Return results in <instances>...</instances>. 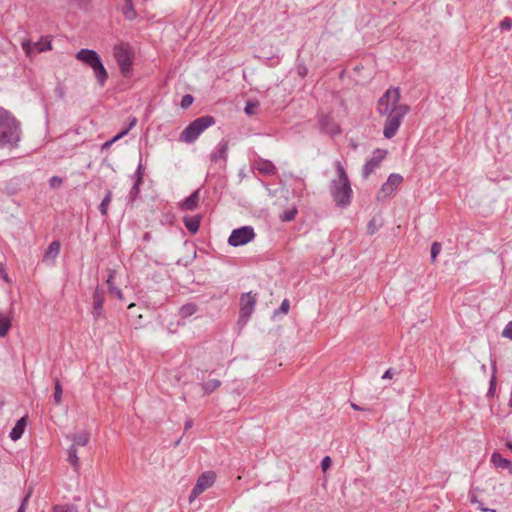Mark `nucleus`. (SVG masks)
Segmentation results:
<instances>
[{
    "label": "nucleus",
    "instance_id": "obj_10",
    "mask_svg": "<svg viewBox=\"0 0 512 512\" xmlns=\"http://www.w3.org/2000/svg\"><path fill=\"white\" fill-rule=\"evenodd\" d=\"M229 140L221 139L210 154V161L220 168L225 167L228 158Z\"/></svg>",
    "mask_w": 512,
    "mask_h": 512
},
{
    "label": "nucleus",
    "instance_id": "obj_42",
    "mask_svg": "<svg viewBox=\"0 0 512 512\" xmlns=\"http://www.w3.org/2000/svg\"><path fill=\"white\" fill-rule=\"evenodd\" d=\"M63 184V179L59 176H52L49 179V186L51 189H57Z\"/></svg>",
    "mask_w": 512,
    "mask_h": 512
},
{
    "label": "nucleus",
    "instance_id": "obj_26",
    "mask_svg": "<svg viewBox=\"0 0 512 512\" xmlns=\"http://www.w3.org/2000/svg\"><path fill=\"white\" fill-rule=\"evenodd\" d=\"M221 386V381L218 379H211L207 382H202L201 387L205 394H211Z\"/></svg>",
    "mask_w": 512,
    "mask_h": 512
},
{
    "label": "nucleus",
    "instance_id": "obj_53",
    "mask_svg": "<svg viewBox=\"0 0 512 512\" xmlns=\"http://www.w3.org/2000/svg\"><path fill=\"white\" fill-rule=\"evenodd\" d=\"M193 425V421L191 419L186 420L185 422V430H188Z\"/></svg>",
    "mask_w": 512,
    "mask_h": 512
},
{
    "label": "nucleus",
    "instance_id": "obj_56",
    "mask_svg": "<svg viewBox=\"0 0 512 512\" xmlns=\"http://www.w3.org/2000/svg\"><path fill=\"white\" fill-rule=\"evenodd\" d=\"M506 447L512 451V442H507Z\"/></svg>",
    "mask_w": 512,
    "mask_h": 512
},
{
    "label": "nucleus",
    "instance_id": "obj_19",
    "mask_svg": "<svg viewBox=\"0 0 512 512\" xmlns=\"http://www.w3.org/2000/svg\"><path fill=\"white\" fill-rule=\"evenodd\" d=\"M403 181V177L400 174L392 173L389 175L387 181L383 184L382 190L385 192H392L396 189Z\"/></svg>",
    "mask_w": 512,
    "mask_h": 512
},
{
    "label": "nucleus",
    "instance_id": "obj_23",
    "mask_svg": "<svg viewBox=\"0 0 512 512\" xmlns=\"http://www.w3.org/2000/svg\"><path fill=\"white\" fill-rule=\"evenodd\" d=\"M11 325L10 315L0 311V337H4L8 334Z\"/></svg>",
    "mask_w": 512,
    "mask_h": 512
},
{
    "label": "nucleus",
    "instance_id": "obj_47",
    "mask_svg": "<svg viewBox=\"0 0 512 512\" xmlns=\"http://www.w3.org/2000/svg\"><path fill=\"white\" fill-rule=\"evenodd\" d=\"M297 73L301 78H304L307 76L308 69L304 64H298L296 67Z\"/></svg>",
    "mask_w": 512,
    "mask_h": 512
},
{
    "label": "nucleus",
    "instance_id": "obj_30",
    "mask_svg": "<svg viewBox=\"0 0 512 512\" xmlns=\"http://www.w3.org/2000/svg\"><path fill=\"white\" fill-rule=\"evenodd\" d=\"M52 512H79L78 507L74 504H56L52 507Z\"/></svg>",
    "mask_w": 512,
    "mask_h": 512
},
{
    "label": "nucleus",
    "instance_id": "obj_2",
    "mask_svg": "<svg viewBox=\"0 0 512 512\" xmlns=\"http://www.w3.org/2000/svg\"><path fill=\"white\" fill-rule=\"evenodd\" d=\"M21 133L20 122L9 111L0 107V148L18 147Z\"/></svg>",
    "mask_w": 512,
    "mask_h": 512
},
{
    "label": "nucleus",
    "instance_id": "obj_8",
    "mask_svg": "<svg viewBox=\"0 0 512 512\" xmlns=\"http://www.w3.org/2000/svg\"><path fill=\"white\" fill-rule=\"evenodd\" d=\"M257 302L256 294L252 292L243 293L240 297L239 323L246 324L255 310Z\"/></svg>",
    "mask_w": 512,
    "mask_h": 512
},
{
    "label": "nucleus",
    "instance_id": "obj_52",
    "mask_svg": "<svg viewBox=\"0 0 512 512\" xmlns=\"http://www.w3.org/2000/svg\"><path fill=\"white\" fill-rule=\"evenodd\" d=\"M478 509H480L483 512H486V511L495 512V510H493V509H488V508L484 507L483 503H479Z\"/></svg>",
    "mask_w": 512,
    "mask_h": 512
},
{
    "label": "nucleus",
    "instance_id": "obj_13",
    "mask_svg": "<svg viewBox=\"0 0 512 512\" xmlns=\"http://www.w3.org/2000/svg\"><path fill=\"white\" fill-rule=\"evenodd\" d=\"M318 127L321 133L330 136H336L341 133L339 124L328 114L321 113L318 115Z\"/></svg>",
    "mask_w": 512,
    "mask_h": 512
},
{
    "label": "nucleus",
    "instance_id": "obj_34",
    "mask_svg": "<svg viewBox=\"0 0 512 512\" xmlns=\"http://www.w3.org/2000/svg\"><path fill=\"white\" fill-rule=\"evenodd\" d=\"M143 176H144V167L142 162L140 161L138 163L137 169L135 173L133 174L132 178L135 182L143 183Z\"/></svg>",
    "mask_w": 512,
    "mask_h": 512
},
{
    "label": "nucleus",
    "instance_id": "obj_36",
    "mask_svg": "<svg viewBox=\"0 0 512 512\" xmlns=\"http://www.w3.org/2000/svg\"><path fill=\"white\" fill-rule=\"evenodd\" d=\"M380 226H381V223L374 217L369 221V223L367 225V231L369 234L372 235L378 231Z\"/></svg>",
    "mask_w": 512,
    "mask_h": 512
},
{
    "label": "nucleus",
    "instance_id": "obj_4",
    "mask_svg": "<svg viewBox=\"0 0 512 512\" xmlns=\"http://www.w3.org/2000/svg\"><path fill=\"white\" fill-rule=\"evenodd\" d=\"M75 57L93 70L98 85L103 87L108 79V73L100 55L95 50L83 48L76 53Z\"/></svg>",
    "mask_w": 512,
    "mask_h": 512
},
{
    "label": "nucleus",
    "instance_id": "obj_22",
    "mask_svg": "<svg viewBox=\"0 0 512 512\" xmlns=\"http://www.w3.org/2000/svg\"><path fill=\"white\" fill-rule=\"evenodd\" d=\"M121 11L126 20L133 21L137 17V12L132 0H124Z\"/></svg>",
    "mask_w": 512,
    "mask_h": 512
},
{
    "label": "nucleus",
    "instance_id": "obj_45",
    "mask_svg": "<svg viewBox=\"0 0 512 512\" xmlns=\"http://www.w3.org/2000/svg\"><path fill=\"white\" fill-rule=\"evenodd\" d=\"M502 336L512 340V320L506 324L502 331Z\"/></svg>",
    "mask_w": 512,
    "mask_h": 512
},
{
    "label": "nucleus",
    "instance_id": "obj_28",
    "mask_svg": "<svg viewBox=\"0 0 512 512\" xmlns=\"http://www.w3.org/2000/svg\"><path fill=\"white\" fill-rule=\"evenodd\" d=\"M68 462L73 466V468L77 471L79 468V457L77 454V448L74 445L68 449Z\"/></svg>",
    "mask_w": 512,
    "mask_h": 512
},
{
    "label": "nucleus",
    "instance_id": "obj_6",
    "mask_svg": "<svg viewBox=\"0 0 512 512\" xmlns=\"http://www.w3.org/2000/svg\"><path fill=\"white\" fill-rule=\"evenodd\" d=\"M114 58L119 66L123 76H127L131 71L133 63V52L128 44H120L113 49Z\"/></svg>",
    "mask_w": 512,
    "mask_h": 512
},
{
    "label": "nucleus",
    "instance_id": "obj_50",
    "mask_svg": "<svg viewBox=\"0 0 512 512\" xmlns=\"http://www.w3.org/2000/svg\"><path fill=\"white\" fill-rule=\"evenodd\" d=\"M393 376V370L391 368L387 369L382 375V379H390Z\"/></svg>",
    "mask_w": 512,
    "mask_h": 512
},
{
    "label": "nucleus",
    "instance_id": "obj_48",
    "mask_svg": "<svg viewBox=\"0 0 512 512\" xmlns=\"http://www.w3.org/2000/svg\"><path fill=\"white\" fill-rule=\"evenodd\" d=\"M331 466V458L325 456L321 461V468L325 472Z\"/></svg>",
    "mask_w": 512,
    "mask_h": 512
},
{
    "label": "nucleus",
    "instance_id": "obj_11",
    "mask_svg": "<svg viewBox=\"0 0 512 512\" xmlns=\"http://www.w3.org/2000/svg\"><path fill=\"white\" fill-rule=\"evenodd\" d=\"M386 155L387 150L375 149L373 156L368 159L363 166L362 177L367 179L380 166V163L385 159Z\"/></svg>",
    "mask_w": 512,
    "mask_h": 512
},
{
    "label": "nucleus",
    "instance_id": "obj_24",
    "mask_svg": "<svg viewBox=\"0 0 512 512\" xmlns=\"http://www.w3.org/2000/svg\"><path fill=\"white\" fill-rule=\"evenodd\" d=\"M114 277H115V272L111 270L109 272V274H108L107 279H106V283L108 285V291H109L111 296L117 297L118 299H121L122 298V292H121V290L118 287H116L114 285V283H113Z\"/></svg>",
    "mask_w": 512,
    "mask_h": 512
},
{
    "label": "nucleus",
    "instance_id": "obj_5",
    "mask_svg": "<svg viewBox=\"0 0 512 512\" xmlns=\"http://www.w3.org/2000/svg\"><path fill=\"white\" fill-rule=\"evenodd\" d=\"M216 120L211 115H205L193 120L179 135V141L192 144L209 127L213 126Z\"/></svg>",
    "mask_w": 512,
    "mask_h": 512
},
{
    "label": "nucleus",
    "instance_id": "obj_7",
    "mask_svg": "<svg viewBox=\"0 0 512 512\" xmlns=\"http://www.w3.org/2000/svg\"><path fill=\"white\" fill-rule=\"evenodd\" d=\"M256 237L254 228L251 226H242L234 229L229 238L228 244L232 247H239L248 244Z\"/></svg>",
    "mask_w": 512,
    "mask_h": 512
},
{
    "label": "nucleus",
    "instance_id": "obj_46",
    "mask_svg": "<svg viewBox=\"0 0 512 512\" xmlns=\"http://www.w3.org/2000/svg\"><path fill=\"white\" fill-rule=\"evenodd\" d=\"M72 4L79 7L80 9H87L89 6V0H69Z\"/></svg>",
    "mask_w": 512,
    "mask_h": 512
},
{
    "label": "nucleus",
    "instance_id": "obj_3",
    "mask_svg": "<svg viewBox=\"0 0 512 512\" xmlns=\"http://www.w3.org/2000/svg\"><path fill=\"white\" fill-rule=\"evenodd\" d=\"M338 179L331 181L330 193L340 208H347L351 204L353 191L346 170L339 160L334 162Z\"/></svg>",
    "mask_w": 512,
    "mask_h": 512
},
{
    "label": "nucleus",
    "instance_id": "obj_18",
    "mask_svg": "<svg viewBox=\"0 0 512 512\" xmlns=\"http://www.w3.org/2000/svg\"><path fill=\"white\" fill-rule=\"evenodd\" d=\"M201 219H202L201 215L185 216L183 218V222H184L186 229L191 234H195L198 232V230L200 228Z\"/></svg>",
    "mask_w": 512,
    "mask_h": 512
},
{
    "label": "nucleus",
    "instance_id": "obj_16",
    "mask_svg": "<svg viewBox=\"0 0 512 512\" xmlns=\"http://www.w3.org/2000/svg\"><path fill=\"white\" fill-rule=\"evenodd\" d=\"M199 203V189L191 193L180 203L181 210L194 211L198 207Z\"/></svg>",
    "mask_w": 512,
    "mask_h": 512
},
{
    "label": "nucleus",
    "instance_id": "obj_9",
    "mask_svg": "<svg viewBox=\"0 0 512 512\" xmlns=\"http://www.w3.org/2000/svg\"><path fill=\"white\" fill-rule=\"evenodd\" d=\"M215 473L212 471H206L199 475L196 480V484L194 485L192 491L189 495V502L192 503L195 501L203 492H205L208 488H210L215 482Z\"/></svg>",
    "mask_w": 512,
    "mask_h": 512
},
{
    "label": "nucleus",
    "instance_id": "obj_44",
    "mask_svg": "<svg viewBox=\"0 0 512 512\" xmlns=\"http://www.w3.org/2000/svg\"><path fill=\"white\" fill-rule=\"evenodd\" d=\"M499 27L501 30L509 31L512 28V19L511 18H504L500 24Z\"/></svg>",
    "mask_w": 512,
    "mask_h": 512
},
{
    "label": "nucleus",
    "instance_id": "obj_29",
    "mask_svg": "<svg viewBox=\"0 0 512 512\" xmlns=\"http://www.w3.org/2000/svg\"><path fill=\"white\" fill-rule=\"evenodd\" d=\"M111 200H112V192L110 190H108L99 205V211L102 216L107 215L108 207H109Z\"/></svg>",
    "mask_w": 512,
    "mask_h": 512
},
{
    "label": "nucleus",
    "instance_id": "obj_17",
    "mask_svg": "<svg viewBox=\"0 0 512 512\" xmlns=\"http://www.w3.org/2000/svg\"><path fill=\"white\" fill-rule=\"evenodd\" d=\"M255 169L263 175H274L276 173L275 165L267 159H260L256 161Z\"/></svg>",
    "mask_w": 512,
    "mask_h": 512
},
{
    "label": "nucleus",
    "instance_id": "obj_27",
    "mask_svg": "<svg viewBox=\"0 0 512 512\" xmlns=\"http://www.w3.org/2000/svg\"><path fill=\"white\" fill-rule=\"evenodd\" d=\"M89 438H90L89 433L86 431H83V432L71 437V439L73 441L72 445H74L75 447L76 446H86L89 442Z\"/></svg>",
    "mask_w": 512,
    "mask_h": 512
},
{
    "label": "nucleus",
    "instance_id": "obj_33",
    "mask_svg": "<svg viewBox=\"0 0 512 512\" xmlns=\"http://www.w3.org/2000/svg\"><path fill=\"white\" fill-rule=\"evenodd\" d=\"M141 184L142 183H138V182L134 181V183L129 191V194H128V199L130 202H134L137 199V197L139 196Z\"/></svg>",
    "mask_w": 512,
    "mask_h": 512
},
{
    "label": "nucleus",
    "instance_id": "obj_32",
    "mask_svg": "<svg viewBox=\"0 0 512 512\" xmlns=\"http://www.w3.org/2000/svg\"><path fill=\"white\" fill-rule=\"evenodd\" d=\"M127 134H128V130H122L121 132L116 134L113 138L104 142L101 146V150L104 151L106 149H109L113 143H115L116 141H118L119 139H121L122 137H124Z\"/></svg>",
    "mask_w": 512,
    "mask_h": 512
},
{
    "label": "nucleus",
    "instance_id": "obj_1",
    "mask_svg": "<svg viewBox=\"0 0 512 512\" xmlns=\"http://www.w3.org/2000/svg\"><path fill=\"white\" fill-rule=\"evenodd\" d=\"M400 97V89L398 87H390L377 102L378 113L386 117L383 135L387 139H391L396 135L404 117L409 112V106L401 104Z\"/></svg>",
    "mask_w": 512,
    "mask_h": 512
},
{
    "label": "nucleus",
    "instance_id": "obj_40",
    "mask_svg": "<svg viewBox=\"0 0 512 512\" xmlns=\"http://www.w3.org/2000/svg\"><path fill=\"white\" fill-rule=\"evenodd\" d=\"M31 495H32V489H29L27 491L26 495L24 496V498L22 499L17 512H25L26 511V507H27V504H28V501H29Z\"/></svg>",
    "mask_w": 512,
    "mask_h": 512
},
{
    "label": "nucleus",
    "instance_id": "obj_37",
    "mask_svg": "<svg viewBox=\"0 0 512 512\" xmlns=\"http://www.w3.org/2000/svg\"><path fill=\"white\" fill-rule=\"evenodd\" d=\"M496 390V377H495V367H493V374L489 382V388L487 391V397L494 396Z\"/></svg>",
    "mask_w": 512,
    "mask_h": 512
},
{
    "label": "nucleus",
    "instance_id": "obj_31",
    "mask_svg": "<svg viewBox=\"0 0 512 512\" xmlns=\"http://www.w3.org/2000/svg\"><path fill=\"white\" fill-rule=\"evenodd\" d=\"M62 394H63L62 385H61L59 379L56 378L54 380V394H53V400H54L55 404L59 405L61 403Z\"/></svg>",
    "mask_w": 512,
    "mask_h": 512
},
{
    "label": "nucleus",
    "instance_id": "obj_43",
    "mask_svg": "<svg viewBox=\"0 0 512 512\" xmlns=\"http://www.w3.org/2000/svg\"><path fill=\"white\" fill-rule=\"evenodd\" d=\"M194 101V98L192 95L190 94H186L182 97L181 99V102H180V106L183 108V109H187Z\"/></svg>",
    "mask_w": 512,
    "mask_h": 512
},
{
    "label": "nucleus",
    "instance_id": "obj_54",
    "mask_svg": "<svg viewBox=\"0 0 512 512\" xmlns=\"http://www.w3.org/2000/svg\"><path fill=\"white\" fill-rule=\"evenodd\" d=\"M2 271H4V270L2 269ZM2 278H3V280H4L5 282H10V279H9V277H8L7 273L3 272Z\"/></svg>",
    "mask_w": 512,
    "mask_h": 512
},
{
    "label": "nucleus",
    "instance_id": "obj_39",
    "mask_svg": "<svg viewBox=\"0 0 512 512\" xmlns=\"http://www.w3.org/2000/svg\"><path fill=\"white\" fill-rule=\"evenodd\" d=\"M289 308H290V303H289V300L288 299H284L281 304H280V307L274 311V315H278V314H287L288 311H289Z\"/></svg>",
    "mask_w": 512,
    "mask_h": 512
},
{
    "label": "nucleus",
    "instance_id": "obj_21",
    "mask_svg": "<svg viewBox=\"0 0 512 512\" xmlns=\"http://www.w3.org/2000/svg\"><path fill=\"white\" fill-rule=\"evenodd\" d=\"M491 463L496 468L508 469L512 467V462L504 458L499 452H493L491 455Z\"/></svg>",
    "mask_w": 512,
    "mask_h": 512
},
{
    "label": "nucleus",
    "instance_id": "obj_14",
    "mask_svg": "<svg viewBox=\"0 0 512 512\" xmlns=\"http://www.w3.org/2000/svg\"><path fill=\"white\" fill-rule=\"evenodd\" d=\"M93 307H92V315L95 319H98L103 314V304L105 302V292L102 288L97 286L93 292L92 296Z\"/></svg>",
    "mask_w": 512,
    "mask_h": 512
},
{
    "label": "nucleus",
    "instance_id": "obj_55",
    "mask_svg": "<svg viewBox=\"0 0 512 512\" xmlns=\"http://www.w3.org/2000/svg\"><path fill=\"white\" fill-rule=\"evenodd\" d=\"M351 407L354 409V410H362V408L360 406H358L357 404H354L352 403L351 404Z\"/></svg>",
    "mask_w": 512,
    "mask_h": 512
},
{
    "label": "nucleus",
    "instance_id": "obj_25",
    "mask_svg": "<svg viewBox=\"0 0 512 512\" xmlns=\"http://www.w3.org/2000/svg\"><path fill=\"white\" fill-rule=\"evenodd\" d=\"M198 311V306L195 303H187L180 307L179 315L181 318L186 319Z\"/></svg>",
    "mask_w": 512,
    "mask_h": 512
},
{
    "label": "nucleus",
    "instance_id": "obj_51",
    "mask_svg": "<svg viewBox=\"0 0 512 512\" xmlns=\"http://www.w3.org/2000/svg\"><path fill=\"white\" fill-rule=\"evenodd\" d=\"M151 239H152V234H151V232H145V233L143 234V240H144V241L149 242Z\"/></svg>",
    "mask_w": 512,
    "mask_h": 512
},
{
    "label": "nucleus",
    "instance_id": "obj_35",
    "mask_svg": "<svg viewBox=\"0 0 512 512\" xmlns=\"http://www.w3.org/2000/svg\"><path fill=\"white\" fill-rule=\"evenodd\" d=\"M258 107L259 103L257 101H248L246 103L244 111L248 116H252L253 114H255Z\"/></svg>",
    "mask_w": 512,
    "mask_h": 512
},
{
    "label": "nucleus",
    "instance_id": "obj_12",
    "mask_svg": "<svg viewBox=\"0 0 512 512\" xmlns=\"http://www.w3.org/2000/svg\"><path fill=\"white\" fill-rule=\"evenodd\" d=\"M22 49L25 51L27 56L32 57L37 52H45L51 50V39L48 36H45L37 42L24 41L22 43Z\"/></svg>",
    "mask_w": 512,
    "mask_h": 512
},
{
    "label": "nucleus",
    "instance_id": "obj_49",
    "mask_svg": "<svg viewBox=\"0 0 512 512\" xmlns=\"http://www.w3.org/2000/svg\"><path fill=\"white\" fill-rule=\"evenodd\" d=\"M136 123H137V118L136 117H131L129 125H128V127L125 130H128V132H129L136 125Z\"/></svg>",
    "mask_w": 512,
    "mask_h": 512
},
{
    "label": "nucleus",
    "instance_id": "obj_57",
    "mask_svg": "<svg viewBox=\"0 0 512 512\" xmlns=\"http://www.w3.org/2000/svg\"><path fill=\"white\" fill-rule=\"evenodd\" d=\"M509 406L512 407V390H511V396H510V399H509Z\"/></svg>",
    "mask_w": 512,
    "mask_h": 512
},
{
    "label": "nucleus",
    "instance_id": "obj_20",
    "mask_svg": "<svg viewBox=\"0 0 512 512\" xmlns=\"http://www.w3.org/2000/svg\"><path fill=\"white\" fill-rule=\"evenodd\" d=\"M25 427H26V419L24 417H22L16 422L14 427L11 429L10 434H9L10 438L13 441H17L18 439H20L25 431Z\"/></svg>",
    "mask_w": 512,
    "mask_h": 512
},
{
    "label": "nucleus",
    "instance_id": "obj_38",
    "mask_svg": "<svg viewBox=\"0 0 512 512\" xmlns=\"http://www.w3.org/2000/svg\"><path fill=\"white\" fill-rule=\"evenodd\" d=\"M296 214H297L296 208L289 209L282 214L281 220L285 221V222L292 221L295 219Z\"/></svg>",
    "mask_w": 512,
    "mask_h": 512
},
{
    "label": "nucleus",
    "instance_id": "obj_15",
    "mask_svg": "<svg viewBox=\"0 0 512 512\" xmlns=\"http://www.w3.org/2000/svg\"><path fill=\"white\" fill-rule=\"evenodd\" d=\"M60 242L58 240L52 241L43 255V262L53 264L60 252Z\"/></svg>",
    "mask_w": 512,
    "mask_h": 512
},
{
    "label": "nucleus",
    "instance_id": "obj_41",
    "mask_svg": "<svg viewBox=\"0 0 512 512\" xmlns=\"http://www.w3.org/2000/svg\"><path fill=\"white\" fill-rule=\"evenodd\" d=\"M441 244L439 242H433L431 245V260L435 261L436 257L441 252Z\"/></svg>",
    "mask_w": 512,
    "mask_h": 512
}]
</instances>
